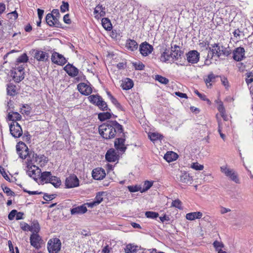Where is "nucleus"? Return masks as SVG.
<instances>
[{"instance_id": "5fc2aeb1", "label": "nucleus", "mask_w": 253, "mask_h": 253, "mask_svg": "<svg viewBox=\"0 0 253 253\" xmlns=\"http://www.w3.org/2000/svg\"><path fill=\"white\" fill-rule=\"evenodd\" d=\"M216 118H217V122H218V131L220 134V137L222 138V139L223 140H225V135L222 133L221 132V120L220 119H218V115L217 114L216 115Z\"/></svg>"}, {"instance_id": "cd10ccee", "label": "nucleus", "mask_w": 253, "mask_h": 253, "mask_svg": "<svg viewBox=\"0 0 253 253\" xmlns=\"http://www.w3.org/2000/svg\"><path fill=\"white\" fill-rule=\"evenodd\" d=\"M171 51L168 49H165V51L161 54L160 60L163 62H166L169 60L171 58Z\"/></svg>"}, {"instance_id": "1a4fd4ad", "label": "nucleus", "mask_w": 253, "mask_h": 253, "mask_svg": "<svg viewBox=\"0 0 253 253\" xmlns=\"http://www.w3.org/2000/svg\"><path fill=\"white\" fill-rule=\"evenodd\" d=\"M65 186L68 188L76 187L79 186V180L75 174L70 175L65 180Z\"/></svg>"}, {"instance_id": "37998d69", "label": "nucleus", "mask_w": 253, "mask_h": 253, "mask_svg": "<svg viewBox=\"0 0 253 253\" xmlns=\"http://www.w3.org/2000/svg\"><path fill=\"white\" fill-rule=\"evenodd\" d=\"M136 246H132L131 244L127 245L125 249L126 253H134L137 251Z\"/></svg>"}, {"instance_id": "39448f33", "label": "nucleus", "mask_w": 253, "mask_h": 253, "mask_svg": "<svg viewBox=\"0 0 253 253\" xmlns=\"http://www.w3.org/2000/svg\"><path fill=\"white\" fill-rule=\"evenodd\" d=\"M9 129L10 134L14 138H19L23 134L22 127L17 122H12L9 124Z\"/></svg>"}, {"instance_id": "bf43d9fd", "label": "nucleus", "mask_w": 253, "mask_h": 253, "mask_svg": "<svg viewBox=\"0 0 253 253\" xmlns=\"http://www.w3.org/2000/svg\"><path fill=\"white\" fill-rule=\"evenodd\" d=\"M3 192L6 194L7 196H14L15 193L14 192L12 191L11 189L6 186H1Z\"/></svg>"}, {"instance_id": "ea45409f", "label": "nucleus", "mask_w": 253, "mask_h": 253, "mask_svg": "<svg viewBox=\"0 0 253 253\" xmlns=\"http://www.w3.org/2000/svg\"><path fill=\"white\" fill-rule=\"evenodd\" d=\"M153 181L146 180L144 181L143 188H141V193H143L149 190L153 185Z\"/></svg>"}, {"instance_id": "a878e982", "label": "nucleus", "mask_w": 253, "mask_h": 253, "mask_svg": "<svg viewBox=\"0 0 253 253\" xmlns=\"http://www.w3.org/2000/svg\"><path fill=\"white\" fill-rule=\"evenodd\" d=\"M164 159L168 162L176 160L178 158V155L176 153L170 151L168 152L164 156Z\"/></svg>"}, {"instance_id": "338daca9", "label": "nucleus", "mask_w": 253, "mask_h": 253, "mask_svg": "<svg viewBox=\"0 0 253 253\" xmlns=\"http://www.w3.org/2000/svg\"><path fill=\"white\" fill-rule=\"evenodd\" d=\"M59 17H54L53 16L52 20H53V26L55 27L60 28L61 27V24L60 23V22L58 20V18Z\"/></svg>"}, {"instance_id": "79ce46f5", "label": "nucleus", "mask_w": 253, "mask_h": 253, "mask_svg": "<svg viewBox=\"0 0 253 253\" xmlns=\"http://www.w3.org/2000/svg\"><path fill=\"white\" fill-rule=\"evenodd\" d=\"M105 194V192H99L96 193V195L94 198V201L95 203L99 205L100 203H101V202L103 201V196Z\"/></svg>"}, {"instance_id": "c03bdc74", "label": "nucleus", "mask_w": 253, "mask_h": 253, "mask_svg": "<svg viewBox=\"0 0 253 253\" xmlns=\"http://www.w3.org/2000/svg\"><path fill=\"white\" fill-rule=\"evenodd\" d=\"M221 56H228L231 53V50L229 48L221 45L220 47Z\"/></svg>"}, {"instance_id": "c85d7f7f", "label": "nucleus", "mask_w": 253, "mask_h": 253, "mask_svg": "<svg viewBox=\"0 0 253 253\" xmlns=\"http://www.w3.org/2000/svg\"><path fill=\"white\" fill-rule=\"evenodd\" d=\"M30 227V231L32 233H38L41 229L40 224L37 220H34L32 222Z\"/></svg>"}, {"instance_id": "5701e85b", "label": "nucleus", "mask_w": 253, "mask_h": 253, "mask_svg": "<svg viewBox=\"0 0 253 253\" xmlns=\"http://www.w3.org/2000/svg\"><path fill=\"white\" fill-rule=\"evenodd\" d=\"M203 213L200 211L189 212L186 214V218L189 220H194L196 219H200Z\"/></svg>"}, {"instance_id": "c756f323", "label": "nucleus", "mask_w": 253, "mask_h": 253, "mask_svg": "<svg viewBox=\"0 0 253 253\" xmlns=\"http://www.w3.org/2000/svg\"><path fill=\"white\" fill-rule=\"evenodd\" d=\"M133 86V83L131 80L126 78L122 84L121 86L124 90H128Z\"/></svg>"}, {"instance_id": "9b49d317", "label": "nucleus", "mask_w": 253, "mask_h": 253, "mask_svg": "<svg viewBox=\"0 0 253 253\" xmlns=\"http://www.w3.org/2000/svg\"><path fill=\"white\" fill-rule=\"evenodd\" d=\"M153 50V47L146 42L142 43L139 46L140 53L144 56L150 54Z\"/></svg>"}, {"instance_id": "864d4df0", "label": "nucleus", "mask_w": 253, "mask_h": 253, "mask_svg": "<svg viewBox=\"0 0 253 253\" xmlns=\"http://www.w3.org/2000/svg\"><path fill=\"white\" fill-rule=\"evenodd\" d=\"M97 106L99 107V109H100L103 111L108 110L107 105L106 103L103 100L102 98L99 101V104H97Z\"/></svg>"}, {"instance_id": "4468645a", "label": "nucleus", "mask_w": 253, "mask_h": 253, "mask_svg": "<svg viewBox=\"0 0 253 253\" xmlns=\"http://www.w3.org/2000/svg\"><path fill=\"white\" fill-rule=\"evenodd\" d=\"M64 70L71 77H76L79 74V70L76 67L70 63L67 64L64 67Z\"/></svg>"}, {"instance_id": "7ed1b4c3", "label": "nucleus", "mask_w": 253, "mask_h": 253, "mask_svg": "<svg viewBox=\"0 0 253 253\" xmlns=\"http://www.w3.org/2000/svg\"><path fill=\"white\" fill-rule=\"evenodd\" d=\"M61 247L60 240L57 238L50 239L47 244V248L49 253H58Z\"/></svg>"}, {"instance_id": "b1692460", "label": "nucleus", "mask_w": 253, "mask_h": 253, "mask_svg": "<svg viewBox=\"0 0 253 253\" xmlns=\"http://www.w3.org/2000/svg\"><path fill=\"white\" fill-rule=\"evenodd\" d=\"M126 47L131 51H134L137 49L138 44L134 40L128 39L126 42Z\"/></svg>"}, {"instance_id": "bb28decb", "label": "nucleus", "mask_w": 253, "mask_h": 253, "mask_svg": "<svg viewBox=\"0 0 253 253\" xmlns=\"http://www.w3.org/2000/svg\"><path fill=\"white\" fill-rule=\"evenodd\" d=\"M53 175L49 171H44L41 173L40 179L42 181L47 183L50 181Z\"/></svg>"}, {"instance_id": "de8ad7c7", "label": "nucleus", "mask_w": 253, "mask_h": 253, "mask_svg": "<svg viewBox=\"0 0 253 253\" xmlns=\"http://www.w3.org/2000/svg\"><path fill=\"white\" fill-rule=\"evenodd\" d=\"M127 188L130 192H135L137 191H140L141 193V187L138 185H131L128 186Z\"/></svg>"}, {"instance_id": "680f3d73", "label": "nucleus", "mask_w": 253, "mask_h": 253, "mask_svg": "<svg viewBox=\"0 0 253 253\" xmlns=\"http://www.w3.org/2000/svg\"><path fill=\"white\" fill-rule=\"evenodd\" d=\"M20 228L24 231H30V225L25 222H22L20 223Z\"/></svg>"}, {"instance_id": "4c0bfd02", "label": "nucleus", "mask_w": 253, "mask_h": 253, "mask_svg": "<svg viewBox=\"0 0 253 253\" xmlns=\"http://www.w3.org/2000/svg\"><path fill=\"white\" fill-rule=\"evenodd\" d=\"M112 114L108 112L100 113L98 114V119L101 121H104L107 119H110L111 118Z\"/></svg>"}, {"instance_id": "ddd939ff", "label": "nucleus", "mask_w": 253, "mask_h": 253, "mask_svg": "<svg viewBox=\"0 0 253 253\" xmlns=\"http://www.w3.org/2000/svg\"><path fill=\"white\" fill-rule=\"evenodd\" d=\"M92 177L95 180L103 179L106 176L105 170L101 168H97L92 171Z\"/></svg>"}, {"instance_id": "72a5a7b5", "label": "nucleus", "mask_w": 253, "mask_h": 253, "mask_svg": "<svg viewBox=\"0 0 253 253\" xmlns=\"http://www.w3.org/2000/svg\"><path fill=\"white\" fill-rule=\"evenodd\" d=\"M31 111V107L28 104H23L20 108V113L26 115H29Z\"/></svg>"}, {"instance_id": "e2e57ef3", "label": "nucleus", "mask_w": 253, "mask_h": 253, "mask_svg": "<svg viewBox=\"0 0 253 253\" xmlns=\"http://www.w3.org/2000/svg\"><path fill=\"white\" fill-rule=\"evenodd\" d=\"M171 206L178 208L179 209H181V202L179 199L175 200L173 201L171 203Z\"/></svg>"}, {"instance_id": "20e7f679", "label": "nucleus", "mask_w": 253, "mask_h": 253, "mask_svg": "<svg viewBox=\"0 0 253 253\" xmlns=\"http://www.w3.org/2000/svg\"><path fill=\"white\" fill-rule=\"evenodd\" d=\"M35 163H31L30 162H27V174L34 179H37L38 177L40 176L41 173V169L38 167L33 165Z\"/></svg>"}, {"instance_id": "052dcab7", "label": "nucleus", "mask_w": 253, "mask_h": 253, "mask_svg": "<svg viewBox=\"0 0 253 253\" xmlns=\"http://www.w3.org/2000/svg\"><path fill=\"white\" fill-rule=\"evenodd\" d=\"M69 4L67 2L62 1V4L60 6V10L62 12L64 13L66 11L69 10Z\"/></svg>"}, {"instance_id": "aec40b11", "label": "nucleus", "mask_w": 253, "mask_h": 253, "mask_svg": "<svg viewBox=\"0 0 253 253\" xmlns=\"http://www.w3.org/2000/svg\"><path fill=\"white\" fill-rule=\"evenodd\" d=\"M179 180L183 183H191L193 181V178L189 173L185 171H183L181 172V174L179 175Z\"/></svg>"}, {"instance_id": "f8f14e48", "label": "nucleus", "mask_w": 253, "mask_h": 253, "mask_svg": "<svg viewBox=\"0 0 253 253\" xmlns=\"http://www.w3.org/2000/svg\"><path fill=\"white\" fill-rule=\"evenodd\" d=\"M186 56L188 62L192 64L197 63L199 60L200 55L196 50L189 51L186 54Z\"/></svg>"}, {"instance_id": "dca6fc26", "label": "nucleus", "mask_w": 253, "mask_h": 253, "mask_svg": "<svg viewBox=\"0 0 253 253\" xmlns=\"http://www.w3.org/2000/svg\"><path fill=\"white\" fill-rule=\"evenodd\" d=\"M106 160L109 162H115L119 159V156L113 149L108 150L105 155Z\"/></svg>"}, {"instance_id": "49530a36", "label": "nucleus", "mask_w": 253, "mask_h": 253, "mask_svg": "<svg viewBox=\"0 0 253 253\" xmlns=\"http://www.w3.org/2000/svg\"><path fill=\"white\" fill-rule=\"evenodd\" d=\"M145 215L147 218L151 219H155L159 216L158 212L151 211H146Z\"/></svg>"}, {"instance_id": "a19ab883", "label": "nucleus", "mask_w": 253, "mask_h": 253, "mask_svg": "<svg viewBox=\"0 0 253 253\" xmlns=\"http://www.w3.org/2000/svg\"><path fill=\"white\" fill-rule=\"evenodd\" d=\"M28 60V57L26 53H24L20 56L16 61L15 63H26Z\"/></svg>"}, {"instance_id": "412c9836", "label": "nucleus", "mask_w": 253, "mask_h": 253, "mask_svg": "<svg viewBox=\"0 0 253 253\" xmlns=\"http://www.w3.org/2000/svg\"><path fill=\"white\" fill-rule=\"evenodd\" d=\"M70 211L72 215L81 214L85 213L87 211V209L84 205H83L73 208L71 209Z\"/></svg>"}, {"instance_id": "13d9d810", "label": "nucleus", "mask_w": 253, "mask_h": 253, "mask_svg": "<svg viewBox=\"0 0 253 253\" xmlns=\"http://www.w3.org/2000/svg\"><path fill=\"white\" fill-rule=\"evenodd\" d=\"M24 64L19 65V64L15 63V67L13 68V71H17L18 72H24Z\"/></svg>"}, {"instance_id": "09e8293b", "label": "nucleus", "mask_w": 253, "mask_h": 253, "mask_svg": "<svg viewBox=\"0 0 253 253\" xmlns=\"http://www.w3.org/2000/svg\"><path fill=\"white\" fill-rule=\"evenodd\" d=\"M194 93L197 94L201 99L202 100L206 101L209 104H211V101L207 98L206 96L204 94L200 93L197 90H195L194 91Z\"/></svg>"}, {"instance_id": "393cba45", "label": "nucleus", "mask_w": 253, "mask_h": 253, "mask_svg": "<svg viewBox=\"0 0 253 253\" xmlns=\"http://www.w3.org/2000/svg\"><path fill=\"white\" fill-rule=\"evenodd\" d=\"M13 80L17 83H19L24 78V72H18L17 71L12 70Z\"/></svg>"}, {"instance_id": "2eb2a0df", "label": "nucleus", "mask_w": 253, "mask_h": 253, "mask_svg": "<svg viewBox=\"0 0 253 253\" xmlns=\"http://www.w3.org/2000/svg\"><path fill=\"white\" fill-rule=\"evenodd\" d=\"M78 89L82 94L85 95H89L92 91L91 86L84 83L79 84L78 85Z\"/></svg>"}, {"instance_id": "3c124183", "label": "nucleus", "mask_w": 253, "mask_h": 253, "mask_svg": "<svg viewBox=\"0 0 253 253\" xmlns=\"http://www.w3.org/2000/svg\"><path fill=\"white\" fill-rule=\"evenodd\" d=\"M215 102L217 104V108L219 113H223V112L225 111V108L223 106V103L221 100H216Z\"/></svg>"}, {"instance_id": "f257e3e1", "label": "nucleus", "mask_w": 253, "mask_h": 253, "mask_svg": "<svg viewBox=\"0 0 253 253\" xmlns=\"http://www.w3.org/2000/svg\"><path fill=\"white\" fill-rule=\"evenodd\" d=\"M98 129L100 134L104 139H111L115 137L116 135L119 136L115 141V147L119 151L125 152L126 149V147L125 145L126 138L121 125L116 121H109L106 123L101 125Z\"/></svg>"}, {"instance_id": "f03ea898", "label": "nucleus", "mask_w": 253, "mask_h": 253, "mask_svg": "<svg viewBox=\"0 0 253 253\" xmlns=\"http://www.w3.org/2000/svg\"><path fill=\"white\" fill-rule=\"evenodd\" d=\"M21 146H16V150L19 157L22 159L28 158L27 161L30 162L31 159H33L34 156V152L33 151H29L28 148L23 142H21Z\"/></svg>"}, {"instance_id": "6e6d98bb", "label": "nucleus", "mask_w": 253, "mask_h": 253, "mask_svg": "<svg viewBox=\"0 0 253 253\" xmlns=\"http://www.w3.org/2000/svg\"><path fill=\"white\" fill-rule=\"evenodd\" d=\"M190 167L197 170H202L204 169V166L200 165L197 162L192 163Z\"/></svg>"}, {"instance_id": "6ab92c4d", "label": "nucleus", "mask_w": 253, "mask_h": 253, "mask_svg": "<svg viewBox=\"0 0 253 253\" xmlns=\"http://www.w3.org/2000/svg\"><path fill=\"white\" fill-rule=\"evenodd\" d=\"M34 57L39 61L45 62L48 60L49 56L48 54L44 51L36 50Z\"/></svg>"}, {"instance_id": "2f4dec72", "label": "nucleus", "mask_w": 253, "mask_h": 253, "mask_svg": "<svg viewBox=\"0 0 253 253\" xmlns=\"http://www.w3.org/2000/svg\"><path fill=\"white\" fill-rule=\"evenodd\" d=\"M101 22L102 25L105 30L110 31L112 29L111 22L108 18H103Z\"/></svg>"}, {"instance_id": "9d476101", "label": "nucleus", "mask_w": 253, "mask_h": 253, "mask_svg": "<svg viewBox=\"0 0 253 253\" xmlns=\"http://www.w3.org/2000/svg\"><path fill=\"white\" fill-rule=\"evenodd\" d=\"M233 58L236 61H241L245 58V50L242 47H238L233 51Z\"/></svg>"}, {"instance_id": "6e6552de", "label": "nucleus", "mask_w": 253, "mask_h": 253, "mask_svg": "<svg viewBox=\"0 0 253 253\" xmlns=\"http://www.w3.org/2000/svg\"><path fill=\"white\" fill-rule=\"evenodd\" d=\"M42 242V238L38 233H32L30 237V243L32 246L37 250H39L41 248Z\"/></svg>"}, {"instance_id": "f704fd0d", "label": "nucleus", "mask_w": 253, "mask_h": 253, "mask_svg": "<svg viewBox=\"0 0 253 253\" xmlns=\"http://www.w3.org/2000/svg\"><path fill=\"white\" fill-rule=\"evenodd\" d=\"M217 76H215L212 73H210L207 78L204 79L205 82L208 86H211V82H213Z\"/></svg>"}, {"instance_id": "f3484780", "label": "nucleus", "mask_w": 253, "mask_h": 253, "mask_svg": "<svg viewBox=\"0 0 253 253\" xmlns=\"http://www.w3.org/2000/svg\"><path fill=\"white\" fill-rule=\"evenodd\" d=\"M179 48V47L176 45H174V46H171V58L174 61L181 59L183 54V52L181 50L178 49Z\"/></svg>"}, {"instance_id": "c9c22d12", "label": "nucleus", "mask_w": 253, "mask_h": 253, "mask_svg": "<svg viewBox=\"0 0 253 253\" xmlns=\"http://www.w3.org/2000/svg\"><path fill=\"white\" fill-rule=\"evenodd\" d=\"M48 183H51L55 187L57 188L60 186L61 184V181L59 178L53 176L52 178H51L50 181Z\"/></svg>"}, {"instance_id": "a211bd4d", "label": "nucleus", "mask_w": 253, "mask_h": 253, "mask_svg": "<svg viewBox=\"0 0 253 253\" xmlns=\"http://www.w3.org/2000/svg\"><path fill=\"white\" fill-rule=\"evenodd\" d=\"M31 163H38L41 166L44 165L47 162V158L44 155H38L34 153L33 159H31Z\"/></svg>"}, {"instance_id": "0e129e2a", "label": "nucleus", "mask_w": 253, "mask_h": 253, "mask_svg": "<svg viewBox=\"0 0 253 253\" xmlns=\"http://www.w3.org/2000/svg\"><path fill=\"white\" fill-rule=\"evenodd\" d=\"M0 173L5 180L8 181H10V178L6 173L4 169L1 166H0Z\"/></svg>"}, {"instance_id": "603ef678", "label": "nucleus", "mask_w": 253, "mask_h": 253, "mask_svg": "<svg viewBox=\"0 0 253 253\" xmlns=\"http://www.w3.org/2000/svg\"><path fill=\"white\" fill-rule=\"evenodd\" d=\"M220 47L221 46H219V43H215L212 44V47H214L213 49L215 50V55L218 57L221 56Z\"/></svg>"}, {"instance_id": "4be33fe9", "label": "nucleus", "mask_w": 253, "mask_h": 253, "mask_svg": "<svg viewBox=\"0 0 253 253\" xmlns=\"http://www.w3.org/2000/svg\"><path fill=\"white\" fill-rule=\"evenodd\" d=\"M21 119L22 116L19 113L13 111L8 113L7 118V120L12 121V122L20 121Z\"/></svg>"}, {"instance_id": "69168bd1", "label": "nucleus", "mask_w": 253, "mask_h": 253, "mask_svg": "<svg viewBox=\"0 0 253 253\" xmlns=\"http://www.w3.org/2000/svg\"><path fill=\"white\" fill-rule=\"evenodd\" d=\"M133 65L135 69L138 70H142L145 67L144 65L140 62L134 63Z\"/></svg>"}, {"instance_id": "e433bc0d", "label": "nucleus", "mask_w": 253, "mask_h": 253, "mask_svg": "<svg viewBox=\"0 0 253 253\" xmlns=\"http://www.w3.org/2000/svg\"><path fill=\"white\" fill-rule=\"evenodd\" d=\"M149 137L151 141H155L158 140L162 139L163 136L158 133L153 132L149 134Z\"/></svg>"}, {"instance_id": "0eeeda50", "label": "nucleus", "mask_w": 253, "mask_h": 253, "mask_svg": "<svg viewBox=\"0 0 253 253\" xmlns=\"http://www.w3.org/2000/svg\"><path fill=\"white\" fill-rule=\"evenodd\" d=\"M51 60L53 63L60 66L64 65L67 62V60L63 55L57 52L52 53Z\"/></svg>"}, {"instance_id": "58836bf2", "label": "nucleus", "mask_w": 253, "mask_h": 253, "mask_svg": "<svg viewBox=\"0 0 253 253\" xmlns=\"http://www.w3.org/2000/svg\"><path fill=\"white\" fill-rule=\"evenodd\" d=\"M154 79L155 80L164 84H167L169 82L168 79L159 75H155Z\"/></svg>"}, {"instance_id": "774afa93", "label": "nucleus", "mask_w": 253, "mask_h": 253, "mask_svg": "<svg viewBox=\"0 0 253 253\" xmlns=\"http://www.w3.org/2000/svg\"><path fill=\"white\" fill-rule=\"evenodd\" d=\"M213 246L217 251L221 250V248L223 247V244L217 241L213 242Z\"/></svg>"}, {"instance_id": "8fccbe9b", "label": "nucleus", "mask_w": 253, "mask_h": 253, "mask_svg": "<svg viewBox=\"0 0 253 253\" xmlns=\"http://www.w3.org/2000/svg\"><path fill=\"white\" fill-rule=\"evenodd\" d=\"M247 78L246 82L248 85L253 82V73L252 72H248L246 74Z\"/></svg>"}, {"instance_id": "7c9ffc66", "label": "nucleus", "mask_w": 253, "mask_h": 253, "mask_svg": "<svg viewBox=\"0 0 253 253\" xmlns=\"http://www.w3.org/2000/svg\"><path fill=\"white\" fill-rule=\"evenodd\" d=\"M7 93L10 96H14L17 94L16 86L12 84H9L7 85Z\"/></svg>"}, {"instance_id": "473e14b6", "label": "nucleus", "mask_w": 253, "mask_h": 253, "mask_svg": "<svg viewBox=\"0 0 253 253\" xmlns=\"http://www.w3.org/2000/svg\"><path fill=\"white\" fill-rule=\"evenodd\" d=\"M89 101L97 106L102 97L98 95H91L88 97Z\"/></svg>"}, {"instance_id": "a18cd8bd", "label": "nucleus", "mask_w": 253, "mask_h": 253, "mask_svg": "<svg viewBox=\"0 0 253 253\" xmlns=\"http://www.w3.org/2000/svg\"><path fill=\"white\" fill-rule=\"evenodd\" d=\"M214 48L212 47V44H211V46H208L206 48L207 50H209L207 58L209 59H212L215 55V50H214Z\"/></svg>"}, {"instance_id": "4d7b16f0", "label": "nucleus", "mask_w": 253, "mask_h": 253, "mask_svg": "<svg viewBox=\"0 0 253 253\" xmlns=\"http://www.w3.org/2000/svg\"><path fill=\"white\" fill-rule=\"evenodd\" d=\"M52 18V15H51L50 13L47 14L45 17V21L46 23L50 27L53 26Z\"/></svg>"}, {"instance_id": "423d86ee", "label": "nucleus", "mask_w": 253, "mask_h": 253, "mask_svg": "<svg viewBox=\"0 0 253 253\" xmlns=\"http://www.w3.org/2000/svg\"><path fill=\"white\" fill-rule=\"evenodd\" d=\"M221 171L225 175L235 182L239 183V179L237 173L232 169L228 168L226 166H222L220 168Z\"/></svg>"}]
</instances>
